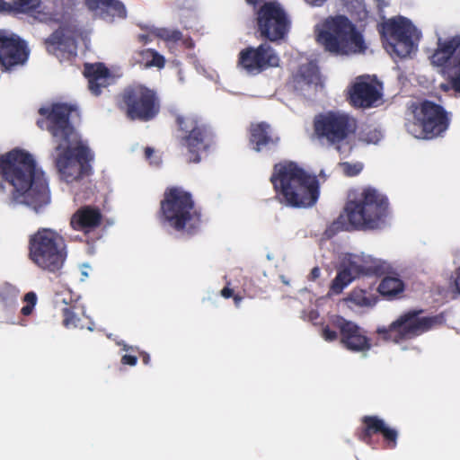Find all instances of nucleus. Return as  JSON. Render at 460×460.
<instances>
[{
  "label": "nucleus",
  "mask_w": 460,
  "mask_h": 460,
  "mask_svg": "<svg viewBox=\"0 0 460 460\" xmlns=\"http://www.w3.org/2000/svg\"><path fill=\"white\" fill-rule=\"evenodd\" d=\"M0 177L10 188V203L27 206L35 212L49 203L45 174L27 150L14 148L1 155Z\"/></svg>",
  "instance_id": "obj_1"
},
{
  "label": "nucleus",
  "mask_w": 460,
  "mask_h": 460,
  "mask_svg": "<svg viewBox=\"0 0 460 460\" xmlns=\"http://www.w3.org/2000/svg\"><path fill=\"white\" fill-rule=\"evenodd\" d=\"M40 114L48 119V128L57 145L55 161L58 173L67 183L77 181L90 172L91 155L68 119L74 111L66 104L41 108Z\"/></svg>",
  "instance_id": "obj_2"
},
{
  "label": "nucleus",
  "mask_w": 460,
  "mask_h": 460,
  "mask_svg": "<svg viewBox=\"0 0 460 460\" xmlns=\"http://www.w3.org/2000/svg\"><path fill=\"white\" fill-rule=\"evenodd\" d=\"M317 42L335 56L349 57L366 52L363 33L344 15L328 16L314 27Z\"/></svg>",
  "instance_id": "obj_3"
},
{
  "label": "nucleus",
  "mask_w": 460,
  "mask_h": 460,
  "mask_svg": "<svg viewBox=\"0 0 460 460\" xmlns=\"http://www.w3.org/2000/svg\"><path fill=\"white\" fill-rule=\"evenodd\" d=\"M271 182L281 202L294 208L313 206L318 199L314 177L307 175L294 163L279 164L274 167Z\"/></svg>",
  "instance_id": "obj_4"
},
{
  "label": "nucleus",
  "mask_w": 460,
  "mask_h": 460,
  "mask_svg": "<svg viewBox=\"0 0 460 460\" xmlns=\"http://www.w3.org/2000/svg\"><path fill=\"white\" fill-rule=\"evenodd\" d=\"M384 46L391 57L411 58L418 50L420 31L404 17L385 21L381 25Z\"/></svg>",
  "instance_id": "obj_5"
},
{
  "label": "nucleus",
  "mask_w": 460,
  "mask_h": 460,
  "mask_svg": "<svg viewBox=\"0 0 460 460\" xmlns=\"http://www.w3.org/2000/svg\"><path fill=\"white\" fill-rule=\"evenodd\" d=\"M66 255L64 239L51 229L39 230L31 239V259L42 270L49 272L59 270Z\"/></svg>",
  "instance_id": "obj_6"
},
{
  "label": "nucleus",
  "mask_w": 460,
  "mask_h": 460,
  "mask_svg": "<svg viewBox=\"0 0 460 460\" xmlns=\"http://www.w3.org/2000/svg\"><path fill=\"white\" fill-rule=\"evenodd\" d=\"M386 199L375 190H365L357 201H349L345 208L348 224L356 228H376L385 215Z\"/></svg>",
  "instance_id": "obj_7"
},
{
  "label": "nucleus",
  "mask_w": 460,
  "mask_h": 460,
  "mask_svg": "<svg viewBox=\"0 0 460 460\" xmlns=\"http://www.w3.org/2000/svg\"><path fill=\"white\" fill-rule=\"evenodd\" d=\"M161 210L164 219L177 230H190L199 222L190 195L179 188H171L165 192Z\"/></svg>",
  "instance_id": "obj_8"
},
{
  "label": "nucleus",
  "mask_w": 460,
  "mask_h": 460,
  "mask_svg": "<svg viewBox=\"0 0 460 460\" xmlns=\"http://www.w3.org/2000/svg\"><path fill=\"white\" fill-rule=\"evenodd\" d=\"M408 131L416 138L429 139L439 136L448 127V119L439 105L424 102L415 108Z\"/></svg>",
  "instance_id": "obj_9"
},
{
  "label": "nucleus",
  "mask_w": 460,
  "mask_h": 460,
  "mask_svg": "<svg viewBox=\"0 0 460 460\" xmlns=\"http://www.w3.org/2000/svg\"><path fill=\"white\" fill-rule=\"evenodd\" d=\"M355 128V119L344 112L330 111L320 114L314 119L315 134L332 144L344 141Z\"/></svg>",
  "instance_id": "obj_10"
},
{
  "label": "nucleus",
  "mask_w": 460,
  "mask_h": 460,
  "mask_svg": "<svg viewBox=\"0 0 460 460\" xmlns=\"http://www.w3.org/2000/svg\"><path fill=\"white\" fill-rule=\"evenodd\" d=\"M430 60L433 65L446 66L445 73L449 79L450 86L456 93H460V35L439 40Z\"/></svg>",
  "instance_id": "obj_11"
},
{
  "label": "nucleus",
  "mask_w": 460,
  "mask_h": 460,
  "mask_svg": "<svg viewBox=\"0 0 460 460\" xmlns=\"http://www.w3.org/2000/svg\"><path fill=\"white\" fill-rule=\"evenodd\" d=\"M258 29L261 36L274 41L282 39L289 29V21L279 4L265 3L257 13Z\"/></svg>",
  "instance_id": "obj_12"
},
{
  "label": "nucleus",
  "mask_w": 460,
  "mask_h": 460,
  "mask_svg": "<svg viewBox=\"0 0 460 460\" xmlns=\"http://www.w3.org/2000/svg\"><path fill=\"white\" fill-rule=\"evenodd\" d=\"M381 85L371 76H358L349 89L350 103L359 108L377 106L381 103Z\"/></svg>",
  "instance_id": "obj_13"
},
{
  "label": "nucleus",
  "mask_w": 460,
  "mask_h": 460,
  "mask_svg": "<svg viewBox=\"0 0 460 460\" xmlns=\"http://www.w3.org/2000/svg\"><path fill=\"white\" fill-rule=\"evenodd\" d=\"M126 102L128 114L131 119H149L158 111L154 92L141 85L127 93Z\"/></svg>",
  "instance_id": "obj_14"
},
{
  "label": "nucleus",
  "mask_w": 460,
  "mask_h": 460,
  "mask_svg": "<svg viewBox=\"0 0 460 460\" xmlns=\"http://www.w3.org/2000/svg\"><path fill=\"white\" fill-rule=\"evenodd\" d=\"M436 322L435 318L420 317L416 314H407L394 322L388 332V339L399 342L402 339H411L428 331Z\"/></svg>",
  "instance_id": "obj_15"
},
{
  "label": "nucleus",
  "mask_w": 460,
  "mask_h": 460,
  "mask_svg": "<svg viewBox=\"0 0 460 460\" xmlns=\"http://www.w3.org/2000/svg\"><path fill=\"white\" fill-rule=\"evenodd\" d=\"M279 63V57L268 44L248 48L239 55L240 66L249 74H258L268 67L278 66Z\"/></svg>",
  "instance_id": "obj_16"
},
{
  "label": "nucleus",
  "mask_w": 460,
  "mask_h": 460,
  "mask_svg": "<svg viewBox=\"0 0 460 460\" xmlns=\"http://www.w3.org/2000/svg\"><path fill=\"white\" fill-rule=\"evenodd\" d=\"M28 51L25 42L16 35L0 31V69L9 70L25 63Z\"/></svg>",
  "instance_id": "obj_17"
},
{
  "label": "nucleus",
  "mask_w": 460,
  "mask_h": 460,
  "mask_svg": "<svg viewBox=\"0 0 460 460\" xmlns=\"http://www.w3.org/2000/svg\"><path fill=\"white\" fill-rule=\"evenodd\" d=\"M336 325L341 331V341L348 349L356 352H364L369 349V341L357 324L341 318L337 320Z\"/></svg>",
  "instance_id": "obj_18"
},
{
  "label": "nucleus",
  "mask_w": 460,
  "mask_h": 460,
  "mask_svg": "<svg viewBox=\"0 0 460 460\" xmlns=\"http://www.w3.org/2000/svg\"><path fill=\"white\" fill-rule=\"evenodd\" d=\"M178 122L182 130L188 135L185 137V145L190 154V160L199 162V153L206 149L202 137V129L198 126V121L192 117L178 118Z\"/></svg>",
  "instance_id": "obj_19"
},
{
  "label": "nucleus",
  "mask_w": 460,
  "mask_h": 460,
  "mask_svg": "<svg viewBox=\"0 0 460 460\" xmlns=\"http://www.w3.org/2000/svg\"><path fill=\"white\" fill-rule=\"evenodd\" d=\"M77 31L75 25H63L56 31L49 40V49L53 47L60 53H66L68 57L76 55Z\"/></svg>",
  "instance_id": "obj_20"
},
{
  "label": "nucleus",
  "mask_w": 460,
  "mask_h": 460,
  "mask_svg": "<svg viewBox=\"0 0 460 460\" xmlns=\"http://www.w3.org/2000/svg\"><path fill=\"white\" fill-rule=\"evenodd\" d=\"M85 4L94 16L109 22L127 14L125 6L118 0H85Z\"/></svg>",
  "instance_id": "obj_21"
},
{
  "label": "nucleus",
  "mask_w": 460,
  "mask_h": 460,
  "mask_svg": "<svg viewBox=\"0 0 460 460\" xmlns=\"http://www.w3.org/2000/svg\"><path fill=\"white\" fill-rule=\"evenodd\" d=\"M84 75L88 79L89 89L94 95L100 94L102 89L113 80L109 70L101 63L86 64Z\"/></svg>",
  "instance_id": "obj_22"
},
{
  "label": "nucleus",
  "mask_w": 460,
  "mask_h": 460,
  "mask_svg": "<svg viewBox=\"0 0 460 460\" xmlns=\"http://www.w3.org/2000/svg\"><path fill=\"white\" fill-rule=\"evenodd\" d=\"M279 138L274 137L270 126L261 122L251 126L250 143L252 148L260 152L267 146H273Z\"/></svg>",
  "instance_id": "obj_23"
},
{
  "label": "nucleus",
  "mask_w": 460,
  "mask_h": 460,
  "mask_svg": "<svg viewBox=\"0 0 460 460\" xmlns=\"http://www.w3.org/2000/svg\"><path fill=\"white\" fill-rule=\"evenodd\" d=\"M295 87L301 91L315 90L319 84L318 69L315 64L307 63L300 66L295 76Z\"/></svg>",
  "instance_id": "obj_24"
},
{
  "label": "nucleus",
  "mask_w": 460,
  "mask_h": 460,
  "mask_svg": "<svg viewBox=\"0 0 460 460\" xmlns=\"http://www.w3.org/2000/svg\"><path fill=\"white\" fill-rule=\"evenodd\" d=\"M347 261L355 268V272L360 274H370L377 270L379 261L371 255L361 254H347Z\"/></svg>",
  "instance_id": "obj_25"
},
{
  "label": "nucleus",
  "mask_w": 460,
  "mask_h": 460,
  "mask_svg": "<svg viewBox=\"0 0 460 460\" xmlns=\"http://www.w3.org/2000/svg\"><path fill=\"white\" fill-rule=\"evenodd\" d=\"M101 215L98 210L89 207L79 209L72 217L71 225L74 229L81 230L93 227L99 224Z\"/></svg>",
  "instance_id": "obj_26"
},
{
  "label": "nucleus",
  "mask_w": 460,
  "mask_h": 460,
  "mask_svg": "<svg viewBox=\"0 0 460 460\" xmlns=\"http://www.w3.org/2000/svg\"><path fill=\"white\" fill-rule=\"evenodd\" d=\"M358 276L359 273L355 272V268L347 261L345 257L343 261V269L339 271L332 284V292L334 294L341 293L345 287Z\"/></svg>",
  "instance_id": "obj_27"
},
{
  "label": "nucleus",
  "mask_w": 460,
  "mask_h": 460,
  "mask_svg": "<svg viewBox=\"0 0 460 460\" xmlns=\"http://www.w3.org/2000/svg\"><path fill=\"white\" fill-rule=\"evenodd\" d=\"M376 302L374 295L367 294L364 290H354L350 296L345 300V304L352 308L353 305L358 307H370Z\"/></svg>",
  "instance_id": "obj_28"
},
{
  "label": "nucleus",
  "mask_w": 460,
  "mask_h": 460,
  "mask_svg": "<svg viewBox=\"0 0 460 460\" xmlns=\"http://www.w3.org/2000/svg\"><path fill=\"white\" fill-rule=\"evenodd\" d=\"M364 422L368 429L381 432L387 440L395 444L397 438L396 430L387 427L383 420L376 417H366Z\"/></svg>",
  "instance_id": "obj_29"
},
{
  "label": "nucleus",
  "mask_w": 460,
  "mask_h": 460,
  "mask_svg": "<svg viewBox=\"0 0 460 460\" xmlns=\"http://www.w3.org/2000/svg\"><path fill=\"white\" fill-rule=\"evenodd\" d=\"M378 290L384 296H394L403 290V283L398 277L387 276L380 283Z\"/></svg>",
  "instance_id": "obj_30"
},
{
  "label": "nucleus",
  "mask_w": 460,
  "mask_h": 460,
  "mask_svg": "<svg viewBox=\"0 0 460 460\" xmlns=\"http://www.w3.org/2000/svg\"><path fill=\"white\" fill-rule=\"evenodd\" d=\"M141 57L142 58L139 60V62L143 63L146 67L156 66L161 68L164 65V57L152 49L144 50L141 52Z\"/></svg>",
  "instance_id": "obj_31"
},
{
  "label": "nucleus",
  "mask_w": 460,
  "mask_h": 460,
  "mask_svg": "<svg viewBox=\"0 0 460 460\" xmlns=\"http://www.w3.org/2000/svg\"><path fill=\"white\" fill-rule=\"evenodd\" d=\"M382 137L381 131L376 128H367L360 133V139L367 144H377Z\"/></svg>",
  "instance_id": "obj_32"
},
{
  "label": "nucleus",
  "mask_w": 460,
  "mask_h": 460,
  "mask_svg": "<svg viewBox=\"0 0 460 460\" xmlns=\"http://www.w3.org/2000/svg\"><path fill=\"white\" fill-rule=\"evenodd\" d=\"M340 170L347 176H356L363 170V164L359 162H344L339 164Z\"/></svg>",
  "instance_id": "obj_33"
},
{
  "label": "nucleus",
  "mask_w": 460,
  "mask_h": 460,
  "mask_svg": "<svg viewBox=\"0 0 460 460\" xmlns=\"http://www.w3.org/2000/svg\"><path fill=\"white\" fill-rule=\"evenodd\" d=\"M40 0H17L14 4L19 12H29L40 5Z\"/></svg>",
  "instance_id": "obj_34"
},
{
  "label": "nucleus",
  "mask_w": 460,
  "mask_h": 460,
  "mask_svg": "<svg viewBox=\"0 0 460 460\" xmlns=\"http://www.w3.org/2000/svg\"><path fill=\"white\" fill-rule=\"evenodd\" d=\"M37 296L33 292H29L24 296V302L27 304L22 308V313L24 315H29L36 305Z\"/></svg>",
  "instance_id": "obj_35"
},
{
  "label": "nucleus",
  "mask_w": 460,
  "mask_h": 460,
  "mask_svg": "<svg viewBox=\"0 0 460 460\" xmlns=\"http://www.w3.org/2000/svg\"><path fill=\"white\" fill-rule=\"evenodd\" d=\"M63 314H64L63 322L66 327L72 328V327L78 326V324H77L78 318L75 316V313L73 311H71V309L65 308L63 310Z\"/></svg>",
  "instance_id": "obj_36"
},
{
  "label": "nucleus",
  "mask_w": 460,
  "mask_h": 460,
  "mask_svg": "<svg viewBox=\"0 0 460 460\" xmlns=\"http://www.w3.org/2000/svg\"><path fill=\"white\" fill-rule=\"evenodd\" d=\"M157 35L165 40H178L181 38V33L177 31H171L168 29L158 30Z\"/></svg>",
  "instance_id": "obj_37"
},
{
  "label": "nucleus",
  "mask_w": 460,
  "mask_h": 460,
  "mask_svg": "<svg viewBox=\"0 0 460 460\" xmlns=\"http://www.w3.org/2000/svg\"><path fill=\"white\" fill-rule=\"evenodd\" d=\"M450 288L460 294V268L456 269L450 278Z\"/></svg>",
  "instance_id": "obj_38"
},
{
  "label": "nucleus",
  "mask_w": 460,
  "mask_h": 460,
  "mask_svg": "<svg viewBox=\"0 0 460 460\" xmlns=\"http://www.w3.org/2000/svg\"><path fill=\"white\" fill-rule=\"evenodd\" d=\"M323 337L325 341H332L337 338L335 332L331 331L329 328H325L323 331Z\"/></svg>",
  "instance_id": "obj_39"
},
{
  "label": "nucleus",
  "mask_w": 460,
  "mask_h": 460,
  "mask_svg": "<svg viewBox=\"0 0 460 460\" xmlns=\"http://www.w3.org/2000/svg\"><path fill=\"white\" fill-rule=\"evenodd\" d=\"M122 363L126 365L135 366L137 364V358L134 356L125 355L122 358Z\"/></svg>",
  "instance_id": "obj_40"
},
{
  "label": "nucleus",
  "mask_w": 460,
  "mask_h": 460,
  "mask_svg": "<svg viewBox=\"0 0 460 460\" xmlns=\"http://www.w3.org/2000/svg\"><path fill=\"white\" fill-rule=\"evenodd\" d=\"M89 266L87 264H84L83 265V268L81 270V274L83 276V278L81 279L82 281H84L86 278H88V272L86 270V269H88Z\"/></svg>",
  "instance_id": "obj_41"
},
{
  "label": "nucleus",
  "mask_w": 460,
  "mask_h": 460,
  "mask_svg": "<svg viewBox=\"0 0 460 460\" xmlns=\"http://www.w3.org/2000/svg\"><path fill=\"white\" fill-rule=\"evenodd\" d=\"M221 293L224 297L228 298L232 296L233 292L230 288H226L221 291Z\"/></svg>",
  "instance_id": "obj_42"
},
{
  "label": "nucleus",
  "mask_w": 460,
  "mask_h": 460,
  "mask_svg": "<svg viewBox=\"0 0 460 460\" xmlns=\"http://www.w3.org/2000/svg\"><path fill=\"white\" fill-rule=\"evenodd\" d=\"M311 276L313 279H317L320 276V270L318 268H314L311 271Z\"/></svg>",
  "instance_id": "obj_43"
},
{
  "label": "nucleus",
  "mask_w": 460,
  "mask_h": 460,
  "mask_svg": "<svg viewBox=\"0 0 460 460\" xmlns=\"http://www.w3.org/2000/svg\"><path fill=\"white\" fill-rule=\"evenodd\" d=\"M154 153V150L152 148H146V158H150L151 155Z\"/></svg>",
  "instance_id": "obj_44"
},
{
  "label": "nucleus",
  "mask_w": 460,
  "mask_h": 460,
  "mask_svg": "<svg viewBox=\"0 0 460 460\" xmlns=\"http://www.w3.org/2000/svg\"><path fill=\"white\" fill-rule=\"evenodd\" d=\"M149 359H150L149 355L146 354V355L144 356V358H143V360H144L145 364H148Z\"/></svg>",
  "instance_id": "obj_45"
},
{
  "label": "nucleus",
  "mask_w": 460,
  "mask_h": 460,
  "mask_svg": "<svg viewBox=\"0 0 460 460\" xmlns=\"http://www.w3.org/2000/svg\"><path fill=\"white\" fill-rule=\"evenodd\" d=\"M5 9V4L3 3L1 0H0V11H3Z\"/></svg>",
  "instance_id": "obj_46"
},
{
  "label": "nucleus",
  "mask_w": 460,
  "mask_h": 460,
  "mask_svg": "<svg viewBox=\"0 0 460 460\" xmlns=\"http://www.w3.org/2000/svg\"><path fill=\"white\" fill-rule=\"evenodd\" d=\"M258 0H246L248 4H255Z\"/></svg>",
  "instance_id": "obj_47"
},
{
  "label": "nucleus",
  "mask_w": 460,
  "mask_h": 460,
  "mask_svg": "<svg viewBox=\"0 0 460 460\" xmlns=\"http://www.w3.org/2000/svg\"><path fill=\"white\" fill-rule=\"evenodd\" d=\"M321 175H323V178H326V174L322 171Z\"/></svg>",
  "instance_id": "obj_48"
},
{
  "label": "nucleus",
  "mask_w": 460,
  "mask_h": 460,
  "mask_svg": "<svg viewBox=\"0 0 460 460\" xmlns=\"http://www.w3.org/2000/svg\"><path fill=\"white\" fill-rule=\"evenodd\" d=\"M443 88H445L446 90L448 89V86H446V85H441Z\"/></svg>",
  "instance_id": "obj_49"
},
{
  "label": "nucleus",
  "mask_w": 460,
  "mask_h": 460,
  "mask_svg": "<svg viewBox=\"0 0 460 460\" xmlns=\"http://www.w3.org/2000/svg\"><path fill=\"white\" fill-rule=\"evenodd\" d=\"M267 258H268L269 260H270V259H271V256H270V254H268V255H267Z\"/></svg>",
  "instance_id": "obj_50"
},
{
  "label": "nucleus",
  "mask_w": 460,
  "mask_h": 460,
  "mask_svg": "<svg viewBox=\"0 0 460 460\" xmlns=\"http://www.w3.org/2000/svg\"><path fill=\"white\" fill-rule=\"evenodd\" d=\"M383 332H385V330H381V329L378 330V332H380V333Z\"/></svg>",
  "instance_id": "obj_51"
},
{
  "label": "nucleus",
  "mask_w": 460,
  "mask_h": 460,
  "mask_svg": "<svg viewBox=\"0 0 460 460\" xmlns=\"http://www.w3.org/2000/svg\"><path fill=\"white\" fill-rule=\"evenodd\" d=\"M63 303H64L65 305H67V302H66L65 299L63 300Z\"/></svg>",
  "instance_id": "obj_52"
}]
</instances>
